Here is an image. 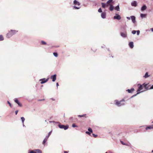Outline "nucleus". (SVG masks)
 Instances as JSON below:
<instances>
[{
    "label": "nucleus",
    "mask_w": 153,
    "mask_h": 153,
    "mask_svg": "<svg viewBox=\"0 0 153 153\" xmlns=\"http://www.w3.org/2000/svg\"><path fill=\"white\" fill-rule=\"evenodd\" d=\"M18 31L11 30L9 31L6 34V36L7 38H10L13 35L16 33Z\"/></svg>",
    "instance_id": "nucleus-1"
},
{
    "label": "nucleus",
    "mask_w": 153,
    "mask_h": 153,
    "mask_svg": "<svg viewBox=\"0 0 153 153\" xmlns=\"http://www.w3.org/2000/svg\"><path fill=\"white\" fill-rule=\"evenodd\" d=\"M145 83H144L142 85H140V84H138L137 86H138V89L137 91V94H135V95H134L133 96H135L136 95H137L139 94L141 92H140V91L141 90H142L143 88L145 87Z\"/></svg>",
    "instance_id": "nucleus-2"
},
{
    "label": "nucleus",
    "mask_w": 153,
    "mask_h": 153,
    "mask_svg": "<svg viewBox=\"0 0 153 153\" xmlns=\"http://www.w3.org/2000/svg\"><path fill=\"white\" fill-rule=\"evenodd\" d=\"M114 102H115V104L118 106H120L121 105H123L125 104L124 103H122L123 102H125L124 99H123L120 101H118L117 100H115Z\"/></svg>",
    "instance_id": "nucleus-3"
},
{
    "label": "nucleus",
    "mask_w": 153,
    "mask_h": 153,
    "mask_svg": "<svg viewBox=\"0 0 153 153\" xmlns=\"http://www.w3.org/2000/svg\"><path fill=\"white\" fill-rule=\"evenodd\" d=\"M41 151L39 149H36L33 150L29 151L28 153H41Z\"/></svg>",
    "instance_id": "nucleus-4"
},
{
    "label": "nucleus",
    "mask_w": 153,
    "mask_h": 153,
    "mask_svg": "<svg viewBox=\"0 0 153 153\" xmlns=\"http://www.w3.org/2000/svg\"><path fill=\"white\" fill-rule=\"evenodd\" d=\"M59 127L60 128H63L65 130H66L68 128V126H65L63 125H61L59 124L58 125Z\"/></svg>",
    "instance_id": "nucleus-5"
},
{
    "label": "nucleus",
    "mask_w": 153,
    "mask_h": 153,
    "mask_svg": "<svg viewBox=\"0 0 153 153\" xmlns=\"http://www.w3.org/2000/svg\"><path fill=\"white\" fill-rule=\"evenodd\" d=\"M49 78H47L46 79L45 78H43L42 79H40L39 80V81H41L40 82L41 84H43L44 83L46 82H47Z\"/></svg>",
    "instance_id": "nucleus-6"
},
{
    "label": "nucleus",
    "mask_w": 153,
    "mask_h": 153,
    "mask_svg": "<svg viewBox=\"0 0 153 153\" xmlns=\"http://www.w3.org/2000/svg\"><path fill=\"white\" fill-rule=\"evenodd\" d=\"M151 86L150 85H149L148 84H145V91L149 89H150V87Z\"/></svg>",
    "instance_id": "nucleus-7"
},
{
    "label": "nucleus",
    "mask_w": 153,
    "mask_h": 153,
    "mask_svg": "<svg viewBox=\"0 0 153 153\" xmlns=\"http://www.w3.org/2000/svg\"><path fill=\"white\" fill-rule=\"evenodd\" d=\"M121 36L123 38H126L127 36V33L126 32H121L120 33Z\"/></svg>",
    "instance_id": "nucleus-8"
},
{
    "label": "nucleus",
    "mask_w": 153,
    "mask_h": 153,
    "mask_svg": "<svg viewBox=\"0 0 153 153\" xmlns=\"http://www.w3.org/2000/svg\"><path fill=\"white\" fill-rule=\"evenodd\" d=\"M114 19L120 20L121 19V17L119 15L116 14V15L114 16Z\"/></svg>",
    "instance_id": "nucleus-9"
},
{
    "label": "nucleus",
    "mask_w": 153,
    "mask_h": 153,
    "mask_svg": "<svg viewBox=\"0 0 153 153\" xmlns=\"http://www.w3.org/2000/svg\"><path fill=\"white\" fill-rule=\"evenodd\" d=\"M56 74L52 75L51 76V79H52L53 82H55V81L56 79Z\"/></svg>",
    "instance_id": "nucleus-10"
},
{
    "label": "nucleus",
    "mask_w": 153,
    "mask_h": 153,
    "mask_svg": "<svg viewBox=\"0 0 153 153\" xmlns=\"http://www.w3.org/2000/svg\"><path fill=\"white\" fill-rule=\"evenodd\" d=\"M73 3L74 4L76 5H77L78 6H79L80 4V3L77 1L76 0H74L73 1Z\"/></svg>",
    "instance_id": "nucleus-11"
},
{
    "label": "nucleus",
    "mask_w": 153,
    "mask_h": 153,
    "mask_svg": "<svg viewBox=\"0 0 153 153\" xmlns=\"http://www.w3.org/2000/svg\"><path fill=\"white\" fill-rule=\"evenodd\" d=\"M148 129H153V125L147 126L146 128V129L147 130Z\"/></svg>",
    "instance_id": "nucleus-12"
},
{
    "label": "nucleus",
    "mask_w": 153,
    "mask_h": 153,
    "mask_svg": "<svg viewBox=\"0 0 153 153\" xmlns=\"http://www.w3.org/2000/svg\"><path fill=\"white\" fill-rule=\"evenodd\" d=\"M131 5L132 6L136 7L137 6L136 1H134L131 3Z\"/></svg>",
    "instance_id": "nucleus-13"
},
{
    "label": "nucleus",
    "mask_w": 153,
    "mask_h": 153,
    "mask_svg": "<svg viewBox=\"0 0 153 153\" xmlns=\"http://www.w3.org/2000/svg\"><path fill=\"white\" fill-rule=\"evenodd\" d=\"M114 3V2L113 1V0H109L108 1L106 2V4H112Z\"/></svg>",
    "instance_id": "nucleus-14"
},
{
    "label": "nucleus",
    "mask_w": 153,
    "mask_h": 153,
    "mask_svg": "<svg viewBox=\"0 0 153 153\" xmlns=\"http://www.w3.org/2000/svg\"><path fill=\"white\" fill-rule=\"evenodd\" d=\"M128 45H129V46H130V48H132L134 47V43L133 42H129Z\"/></svg>",
    "instance_id": "nucleus-15"
},
{
    "label": "nucleus",
    "mask_w": 153,
    "mask_h": 153,
    "mask_svg": "<svg viewBox=\"0 0 153 153\" xmlns=\"http://www.w3.org/2000/svg\"><path fill=\"white\" fill-rule=\"evenodd\" d=\"M134 91V88H132L131 89H127L126 90L128 93H132Z\"/></svg>",
    "instance_id": "nucleus-16"
},
{
    "label": "nucleus",
    "mask_w": 153,
    "mask_h": 153,
    "mask_svg": "<svg viewBox=\"0 0 153 153\" xmlns=\"http://www.w3.org/2000/svg\"><path fill=\"white\" fill-rule=\"evenodd\" d=\"M101 17L105 19L106 17V13L105 12H103L101 14Z\"/></svg>",
    "instance_id": "nucleus-17"
},
{
    "label": "nucleus",
    "mask_w": 153,
    "mask_h": 153,
    "mask_svg": "<svg viewBox=\"0 0 153 153\" xmlns=\"http://www.w3.org/2000/svg\"><path fill=\"white\" fill-rule=\"evenodd\" d=\"M147 9V7L145 5H144L141 8V10L142 11H144Z\"/></svg>",
    "instance_id": "nucleus-18"
},
{
    "label": "nucleus",
    "mask_w": 153,
    "mask_h": 153,
    "mask_svg": "<svg viewBox=\"0 0 153 153\" xmlns=\"http://www.w3.org/2000/svg\"><path fill=\"white\" fill-rule=\"evenodd\" d=\"M131 19L132 20V21L134 23L135 22V17L134 16H131Z\"/></svg>",
    "instance_id": "nucleus-19"
},
{
    "label": "nucleus",
    "mask_w": 153,
    "mask_h": 153,
    "mask_svg": "<svg viewBox=\"0 0 153 153\" xmlns=\"http://www.w3.org/2000/svg\"><path fill=\"white\" fill-rule=\"evenodd\" d=\"M110 7L109 8V10L111 11H112L114 10V7L112 4H110Z\"/></svg>",
    "instance_id": "nucleus-20"
},
{
    "label": "nucleus",
    "mask_w": 153,
    "mask_h": 153,
    "mask_svg": "<svg viewBox=\"0 0 153 153\" xmlns=\"http://www.w3.org/2000/svg\"><path fill=\"white\" fill-rule=\"evenodd\" d=\"M48 137H46L45 139H44V140L43 141V142H42V144H43L44 145L45 144V143L47 142V140H48Z\"/></svg>",
    "instance_id": "nucleus-21"
},
{
    "label": "nucleus",
    "mask_w": 153,
    "mask_h": 153,
    "mask_svg": "<svg viewBox=\"0 0 153 153\" xmlns=\"http://www.w3.org/2000/svg\"><path fill=\"white\" fill-rule=\"evenodd\" d=\"M102 7L105 8L106 7V4L102 2L101 3Z\"/></svg>",
    "instance_id": "nucleus-22"
},
{
    "label": "nucleus",
    "mask_w": 153,
    "mask_h": 153,
    "mask_svg": "<svg viewBox=\"0 0 153 153\" xmlns=\"http://www.w3.org/2000/svg\"><path fill=\"white\" fill-rule=\"evenodd\" d=\"M142 18H145L146 17V14L141 13L140 14Z\"/></svg>",
    "instance_id": "nucleus-23"
},
{
    "label": "nucleus",
    "mask_w": 153,
    "mask_h": 153,
    "mask_svg": "<svg viewBox=\"0 0 153 153\" xmlns=\"http://www.w3.org/2000/svg\"><path fill=\"white\" fill-rule=\"evenodd\" d=\"M115 9L117 10L118 11H119V10H120L119 6V5H117L115 7Z\"/></svg>",
    "instance_id": "nucleus-24"
},
{
    "label": "nucleus",
    "mask_w": 153,
    "mask_h": 153,
    "mask_svg": "<svg viewBox=\"0 0 153 153\" xmlns=\"http://www.w3.org/2000/svg\"><path fill=\"white\" fill-rule=\"evenodd\" d=\"M4 38L2 35H0V41H2L4 40Z\"/></svg>",
    "instance_id": "nucleus-25"
},
{
    "label": "nucleus",
    "mask_w": 153,
    "mask_h": 153,
    "mask_svg": "<svg viewBox=\"0 0 153 153\" xmlns=\"http://www.w3.org/2000/svg\"><path fill=\"white\" fill-rule=\"evenodd\" d=\"M41 43L42 45H45L46 44V42L43 41H41Z\"/></svg>",
    "instance_id": "nucleus-26"
},
{
    "label": "nucleus",
    "mask_w": 153,
    "mask_h": 153,
    "mask_svg": "<svg viewBox=\"0 0 153 153\" xmlns=\"http://www.w3.org/2000/svg\"><path fill=\"white\" fill-rule=\"evenodd\" d=\"M21 119L22 120V121L23 123H24V122L25 120V118H24V117H21Z\"/></svg>",
    "instance_id": "nucleus-27"
},
{
    "label": "nucleus",
    "mask_w": 153,
    "mask_h": 153,
    "mask_svg": "<svg viewBox=\"0 0 153 153\" xmlns=\"http://www.w3.org/2000/svg\"><path fill=\"white\" fill-rule=\"evenodd\" d=\"M73 8L75 9H79L80 8V7H78L76 6H74Z\"/></svg>",
    "instance_id": "nucleus-28"
},
{
    "label": "nucleus",
    "mask_w": 153,
    "mask_h": 153,
    "mask_svg": "<svg viewBox=\"0 0 153 153\" xmlns=\"http://www.w3.org/2000/svg\"><path fill=\"white\" fill-rule=\"evenodd\" d=\"M53 55H54L56 57H57L58 56V54L57 53H53Z\"/></svg>",
    "instance_id": "nucleus-29"
},
{
    "label": "nucleus",
    "mask_w": 153,
    "mask_h": 153,
    "mask_svg": "<svg viewBox=\"0 0 153 153\" xmlns=\"http://www.w3.org/2000/svg\"><path fill=\"white\" fill-rule=\"evenodd\" d=\"M149 76L148 75V73L147 72L145 74V76H144V77H145V78H147V77H148Z\"/></svg>",
    "instance_id": "nucleus-30"
},
{
    "label": "nucleus",
    "mask_w": 153,
    "mask_h": 153,
    "mask_svg": "<svg viewBox=\"0 0 153 153\" xmlns=\"http://www.w3.org/2000/svg\"><path fill=\"white\" fill-rule=\"evenodd\" d=\"M88 131H89V132L91 133H92V130L91 128H88Z\"/></svg>",
    "instance_id": "nucleus-31"
},
{
    "label": "nucleus",
    "mask_w": 153,
    "mask_h": 153,
    "mask_svg": "<svg viewBox=\"0 0 153 153\" xmlns=\"http://www.w3.org/2000/svg\"><path fill=\"white\" fill-rule=\"evenodd\" d=\"M72 126L73 127H78V126L76 125V124L74 123L72 124Z\"/></svg>",
    "instance_id": "nucleus-32"
},
{
    "label": "nucleus",
    "mask_w": 153,
    "mask_h": 153,
    "mask_svg": "<svg viewBox=\"0 0 153 153\" xmlns=\"http://www.w3.org/2000/svg\"><path fill=\"white\" fill-rule=\"evenodd\" d=\"M51 132H52V131H50L48 133V136H46V137H48V138H49V137L50 136V135L51 134Z\"/></svg>",
    "instance_id": "nucleus-33"
},
{
    "label": "nucleus",
    "mask_w": 153,
    "mask_h": 153,
    "mask_svg": "<svg viewBox=\"0 0 153 153\" xmlns=\"http://www.w3.org/2000/svg\"><path fill=\"white\" fill-rule=\"evenodd\" d=\"M14 101L17 103L19 102L18 100L17 99H15Z\"/></svg>",
    "instance_id": "nucleus-34"
},
{
    "label": "nucleus",
    "mask_w": 153,
    "mask_h": 153,
    "mask_svg": "<svg viewBox=\"0 0 153 153\" xmlns=\"http://www.w3.org/2000/svg\"><path fill=\"white\" fill-rule=\"evenodd\" d=\"M86 114H84V115H79L78 116L79 117H86Z\"/></svg>",
    "instance_id": "nucleus-35"
},
{
    "label": "nucleus",
    "mask_w": 153,
    "mask_h": 153,
    "mask_svg": "<svg viewBox=\"0 0 153 153\" xmlns=\"http://www.w3.org/2000/svg\"><path fill=\"white\" fill-rule=\"evenodd\" d=\"M17 104H18V105H19V106H21V107L22 106V104L19 103V102Z\"/></svg>",
    "instance_id": "nucleus-36"
},
{
    "label": "nucleus",
    "mask_w": 153,
    "mask_h": 153,
    "mask_svg": "<svg viewBox=\"0 0 153 153\" xmlns=\"http://www.w3.org/2000/svg\"><path fill=\"white\" fill-rule=\"evenodd\" d=\"M92 135L93 137H94V138H96V137H97V135H95V134H93Z\"/></svg>",
    "instance_id": "nucleus-37"
},
{
    "label": "nucleus",
    "mask_w": 153,
    "mask_h": 153,
    "mask_svg": "<svg viewBox=\"0 0 153 153\" xmlns=\"http://www.w3.org/2000/svg\"><path fill=\"white\" fill-rule=\"evenodd\" d=\"M85 133L89 135H90L91 134V133L90 132L86 131Z\"/></svg>",
    "instance_id": "nucleus-38"
},
{
    "label": "nucleus",
    "mask_w": 153,
    "mask_h": 153,
    "mask_svg": "<svg viewBox=\"0 0 153 153\" xmlns=\"http://www.w3.org/2000/svg\"><path fill=\"white\" fill-rule=\"evenodd\" d=\"M136 31H135V30H133L132 32V33L133 34H135L136 33Z\"/></svg>",
    "instance_id": "nucleus-39"
},
{
    "label": "nucleus",
    "mask_w": 153,
    "mask_h": 153,
    "mask_svg": "<svg viewBox=\"0 0 153 153\" xmlns=\"http://www.w3.org/2000/svg\"><path fill=\"white\" fill-rule=\"evenodd\" d=\"M98 11L99 12L101 13L102 12V10L101 8H100L98 10Z\"/></svg>",
    "instance_id": "nucleus-40"
},
{
    "label": "nucleus",
    "mask_w": 153,
    "mask_h": 153,
    "mask_svg": "<svg viewBox=\"0 0 153 153\" xmlns=\"http://www.w3.org/2000/svg\"><path fill=\"white\" fill-rule=\"evenodd\" d=\"M121 143L123 145H126V144H125V143H124V142L123 141H121Z\"/></svg>",
    "instance_id": "nucleus-41"
},
{
    "label": "nucleus",
    "mask_w": 153,
    "mask_h": 153,
    "mask_svg": "<svg viewBox=\"0 0 153 153\" xmlns=\"http://www.w3.org/2000/svg\"><path fill=\"white\" fill-rule=\"evenodd\" d=\"M136 32H137V35H138L140 33V31L139 30H137V31H136Z\"/></svg>",
    "instance_id": "nucleus-42"
},
{
    "label": "nucleus",
    "mask_w": 153,
    "mask_h": 153,
    "mask_svg": "<svg viewBox=\"0 0 153 153\" xmlns=\"http://www.w3.org/2000/svg\"><path fill=\"white\" fill-rule=\"evenodd\" d=\"M7 102H8V104H9V105L11 107L12 106H11V103H10L8 101H7Z\"/></svg>",
    "instance_id": "nucleus-43"
},
{
    "label": "nucleus",
    "mask_w": 153,
    "mask_h": 153,
    "mask_svg": "<svg viewBox=\"0 0 153 153\" xmlns=\"http://www.w3.org/2000/svg\"><path fill=\"white\" fill-rule=\"evenodd\" d=\"M153 89V85H152L151 86V87H150V89Z\"/></svg>",
    "instance_id": "nucleus-44"
},
{
    "label": "nucleus",
    "mask_w": 153,
    "mask_h": 153,
    "mask_svg": "<svg viewBox=\"0 0 153 153\" xmlns=\"http://www.w3.org/2000/svg\"><path fill=\"white\" fill-rule=\"evenodd\" d=\"M18 110H16L15 111V113L16 115H17V113L18 112Z\"/></svg>",
    "instance_id": "nucleus-45"
},
{
    "label": "nucleus",
    "mask_w": 153,
    "mask_h": 153,
    "mask_svg": "<svg viewBox=\"0 0 153 153\" xmlns=\"http://www.w3.org/2000/svg\"><path fill=\"white\" fill-rule=\"evenodd\" d=\"M110 5L109 4H107L106 3V7H108V6Z\"/></svg>",
    "instance_id": "nucleus-46"
},
{
    "label": "nucleus",
    "mask_w": 153,
    "mask_h": 153,
    "mask_svg": "<svg viewBox=\"0 0 153 153\" xmlns=\"http://www.w3.org/2000/svg\"><path fill=\"white\" fill-rule=\"evenodd\" d=\"M64 153H68V152L67 151H64Z\"/></svg>",
    "instance_id": "nucleus-47"
},
{
    "label": "nucleus",
    "mask_w": 153,
    "mask_h": 153,
    "mask_svg": "<svg viewBox=\"0 0 153 153\" xmlns=\"http://www.w3.org/2000/svg\"><path fill=\"white\" fill-rule=\"evenodd\" d=\"M45 100V99H41L40 100H39V101H43V100Z\"/></svg>",
    "instance_id": "nucleus-48"
},
{
    "label": "nucleus",
    "mask_w": 153,
    "mask_h": 153,
    "mask_svg": "<svg viewBox=\"0 0 153 153\" xmlns=\"http://www.w3.org/2000/svg\"><path fill=\"white\" fill-rule=\"evenodd\" d=\"M58 85H59V84H58V83H56V86H57V87H58Z\"/></svg>",
    "instance_id": "nucleus-49"
},
{
    "label": "nucleus",
    "mask_w": 153,
    "mask_h": 153,
    "mask_svg": "<svg viewBox=\"0 0 153 153\" xmlns=\"http://www.w3.org/2000/svg\"><path fill=\"white\" fill-rule=\"evenodd\" d=\"M151 31H153V28H151Z\"/></svg>",
    "instance_id": "nucleus-50"
},
{
    "label": "nucleus",
    "mask_w": 153,
    "mask_h": 153,
    "mask_svg": "<svg viewBox=\"0 0 153 153\" xmlns=\"http://www.w3.org/2000/svg\"><path fill=\"white\" fill-rule=\"evenodd\" d=\"M51 99L52 100H55L53 99V98H51Z\"/></svg>",
    "instance_id": "nucleus-51"
},
{
    "label": "nucleus",
    "mask_w": 153,
    "mask_h": 153,
    "mask_svg": "<svg viewBox=\"0 0 153 153\" xmlns=\"http://www.w3.org/2000/svg\"><path fill=\"white\" fill-rule=\"evenodd\" d=\"M127 19H130V18H128V17H127Z\"/></svg>",
    "instance_id": "nucleus-52"
},
{
    "label": "nucleus",
    "mask_w": 153,
    "mask_h": 153,
    "mask_svg": "<svg viewBox=\"0 0 153 153\" xmlns=\"http://www.w3.org/2000/svg\"><path fill=\"white\" fill-rule=\"evenodd\" d=\"M105 153H108L107 152H106Z\"/></svg>",
    "instance_id": "nucleus-53"
},
{
    "label": "nucleus",
    "mask_w": 153,
    "mask_h": 153,
    "mask_svg": "<svg viewBox=\"0 0 153 153\" xmlns=\"http://www.w3.org/2000/svg\"><path fill=\"white\" fill-rule=\"evenodd\" d=\"M102 1L104 0H102Z\"/></svg>",
    "instance_id": "nucleus-54"
},
{
    "label": "nucleus",
    "mask_w": 153,
    "mask_h": 153,
    "mask_svg": "<svg viewBox=\"0 0 153 153\" xmlns=\"http://www.w3.org/2000/svg\"><path fill=\"white\" fill-rule=\"evenodd\" d=\"M152 152H153V150L152 151Z\"/></svg>",
    "instance_id": "nucleus-55"
},
{
    "label": "nucleus",
    "mask_w": 153,
    "mask_h": 153,
    "mask_svg": "<svg viewBox=\"0 0 153 153\" xmlns=\"http://www.w3.org/2000/svg\"><path fill=\"white\" fill-rule=\"evenodd\" d=\"M152 123H153V122H152Z\"/></svg>",
    "instance_id": "nucleus-56"
}]
</instances>
